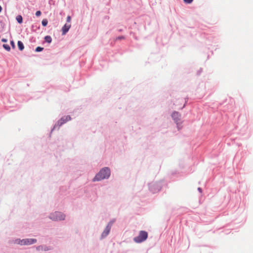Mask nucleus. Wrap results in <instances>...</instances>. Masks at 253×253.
<instances>
[{
	"mask_svg": "<svg viewBox=\"0 0 253 253\" xmlns=\"http://www.w3.org/2000/svg\"><path fill=\"white\" fill-rule=\"evenodd\" d=\"M16 20L19 23H22L23 21V18L21 15H18L16 16Z\"/></svg>",
	"mask_w": 253,
	"mask_h": 253,
	"instance_id": "12",
	"label": "nucleus"
},
{
	"mask_svg": "<svg viewBox=\"0 0 253 253\" xmlns=\"http://www.w3.org/2000/svg\"><path fill=\"white\" fill-rule=\"evenodd\" d=\"M183 1L186 4H190L193 2V0H183Z\"/></svg>",
	"mask_w": 253,
	"mask_h": 253,
	"instance_id": "17",
	"label": "nucleus"
},
{
	"mask_svg": "<svg viewBox=\"0 0 253 253\" xmlns=\"http://www.w3.org/2000/svg\"><path fill=\"white\" fill-rule=\"evenodd\" d=\"M110 175V170L108 168H103L93 178V181H100L103 179L108 178Z\"/></svg>",
	"mask_w": 253,
	"mask_h": 253,
	"instance_id": "1",
	"label": "nucleus"
},
{
	"mask_svg": "<svg viewBox=\"0 0 253 253\" xmlns=\"http://www.w3.org/2000/svg\"><path fill=\"white\" fill-rule=\"evenodd\" d=\"M172 117L173 119V120L175 121V122L177 124L178 122L180 121V114L176 112H174L172 114Z\"/></svg>",
	"mask_w": 253,
	"mask_h": 253,
	"instance_id": "7",
	"label": "nucleus"
},
{
	"mask_svg": "<svg viewBox=\"0 0 253 253\" xmlns=\"http://www.w3.org/2000/svg\"><path fill=\"white\" fill-rule=\"evenodd\" d=\"M198 190H199L200 192H201L202 189H201V188H198Z\"/></svg>",
	"mask_w": 253,
	"mask_h": 253,
	"instance_id": "22",
	"label": "nucleus"
},
{
	"mask_svg": "<svg viewBox=\"0 0 253 253\" xmlns=\"http://www.w3.org/2000/svg\"><path fill=\"white\" fill-rule=\"evenodd\" d=\"M14 243L20 245H26V239L22 240H20L19 239H16L15 240Z\"/></svg>",
	"mask_w": 253,
	"mask_h": 253,
	"instance_id": "9",
	"label": "nucleus"
},
{
	"mask_svg": "<svg viewBox=\"0 0 253 253\" xmlns=\"http://www.w3.org/2000/svg\"><path fill=\"white\" fill-rule=\"evenodd\" d=\"M113 222L114 221L109 222L107 226L106 227L104 231L102 233V236L105 237L109 234L111 228V226L112 225Z\"/></svg>",
	"mask_w": 253,
	"mask_h": 253,
	"instance_id": "5",
	"label": "nucleus"
},
{
	"mask_svg": "<svg viewBox=\"0 0 253 253\" xmlns=\"http://www.w3.org/2000/svg\"><path fill=\"white\" fill-rule=\"evenodd\" d=\"M26 245H32L37 242L36 239H26Z\"/></svg>",
	"mask_w": 253,
	"mask_h": 253,
	"instance_id": "10",
	"label": "nucleus"
},
{
	"mask_svg": "<svg viewBox=\"0 0 253 253\" xmlns=\"http://www.w3.org/2000/svg\"><path fill=\"white\" fill-rule=\"evenodd\" d=\"M148 237V233L144 231H140L138 236L134 238V241L137 243H141L145 241Z\"/></svg>",
	"mask_w": 253,
	"mask_h": 253,
	"instance_id": "2",
	"label": "nucleus"
},
{
	"mask_svg": "<svg viewBox=\"0 0 253 253\" xmlns=\"http://www.w3.org/2000/svg\"><path fill=\"white\" fill-rule=\"evenodd\" d=\"M71 27V24H65L62 28V35H65Z\"/></svg>",
	"mask_w": 253,
	"mask_h": 253,
	"instance_id": "8",
	"label": "nucleus"
},
{
	"mask_svg": "<svg viewBox=\"0 0 253 253\" xmlns=\"http://www.w3.org/2000/svg\"><path fill=\"white\" fill-rule=\"evenodd\" d=\"M41 15V12L40 11H37L36 12V15L37 16H39Z\"/></svg>",
	"mask_w": 253,
	"mask_h": 253,
	"instance_id": "19",
	"label": "nucleus"
},
{
	"mask_svg": "<svg viewBox=\"0 0 253 253\" xmlns=\"http://www.w3.org/2000/svg\"><path fill=\"white\" fill-rule=\"evenodd\" d=\"M10 44H11V45L12 46V47L14 49L15 48V44H14V42L13 41H11L10 42Z\"/></svg>",
	"mask_w": 253,
	"mask_h": 253,
	"instance_id": "18",
	"label": "nucleus"
},
{
	"mask_svg": "<svg viewBox=\"0 0 253 253\" xmlns=\"http://www.w3.org/2000/svg\"><path fill=\"white\" fill-rule=\"evenodd\" d=\"M44 40L45 42H46L48 43H50L52 41V39L50 36H46L44 38Z\"/></svg>",
	"mask_w": 253,
	"mask_h": 253,
	"instance_id": "13",
	"label": "nucleus"
},
{
	"mask_svg": "<svg viewBox=\"0 0 253 253\" xmlns=\"http://www.w3.org/2000/svg\"><path fill=\"white\" fill-rule=\"evenodd\" d=\"M43 48L38 46L36 48V51L37 52H40L43 50Z\"/></svg>",
	"mask_w": 253,
	"mask_h": 253,
	"instance_id": "16",
	"label": "nucleus"
},
{
	"mask_svg": "<svg viewBox=\"0 0 253 253\" xmlns=\"http://www.w3.org/2000/svg\"><path fill=\"white\" fill-rule=\"evenodd\" d=\"M149 189L153 193H156L159 191L161 189V188L157 184H152L150 185Z\"/></svg>",
	"mask_w": 253,
	"mask_h": 253,
	"instance_id": "6",
	"label": "nucleus"
},
{
	"mask_svg": "<svg viewBox=\"0 0 253 253\" xmlns=\"http://www.w3.org/2000/svg\"><path fill=\"white\" fill-rule=\"evenodd\" d=\"M1 41H2V42H7V40H6V39H2L1 40Z\"/></svg>",
	"mask_w": 253,
	"mask_h": 253,
	"instance_id": "21",
	"label": "nucleus"
},
{
	"mask_svg": "<svg viewBox=\"0 0 253 253\" xmlns=\"http://www.w3.org/2000/svg\"><path fill=\"white\" fill-rule=\"evenodd\" d=\"M71 20V17L70 16H68L67 17V21L69 23V22H70Z\"/></svg>",
	"mask_w": 253,
	"mask_h": 253,
	"instance_id": "20",
	"label": "nucleus"
},
{
	"mask_svg": "<svg viewBox=\"0 0 253 253\" xmlns=\"http://www.w3.org/2000/svg\"><path fill=\"white\" fill-rule=\"evenodd\" d=\"M3 47L5 49H6L7 51H10V47L8 44H3Z\"/></svg>",
	"mask_w": 253,
	"mask_h": 253,
	"instance_id": "15",
	"label": "nucleus"
},
{
	"mask_svg": "<svg viewBox=\"0 0 253 253\" xmlns=\"http://www.w3.org/2000/svg\"><path fill=\"white\" fill-rule=\"evenodd\" d=\"M42 26H46L47 25L48 21H47V19H44L42 20Z\"/></svg>",
	"mask_w": 253,
	"mask_h": 253,
	"instance_id": "14",
	"label": "nucleus"
},
{
	"mask_svg": "<svg viewBox=\"0 0 253 253\" xmlns=\"http://www.w3.org/2000/svg\"><path fill=\"white\" fill-rule=\"evenodd\" d=\"M50 218L53 220H64L65 218V215L60 212L56 211L50 214Z\"/></svg>",
	"mask_w": 253,
	"mask_h": 253,
	"instance_id": "3",
	"label": "nucleus"
},
{
	"mask_svg": "<svg viewBox=\"0 0 253 253\" xmlns=\"http://www.w3.org/2000/svg\"><path fill=\"white\" fill-rule=\"evenodd\" d=\"M71 118L70 116H64L61 118L58 122V124L59 126H62L63 124H65L67 122L71 120Z\"/></svg>",
	"mask_w": 253,
	"mask_h": 253,
	"instance_id": "4",
	"label": "nucleus"
},
{
	"mask_svg": "<svg viewBox=\"0 0 253 253\" xmlns=\"http://www.w3.org/2000/svg\"><path fill=\"white\" fill-rule=\"evenodd\" d=\"M184 106H185V105H183V106L182 107H181V109L184 108Z\"/></svg>",
	"mask_w": 253,
	"mask_h": 253,
	"instance_id": "23",
	"label": "nucleus"
},
{
	"mask_svg": "<svg viewBox=\"0 0 253 253\" xmlns=\"http://www.w3.org/2000/svg\"><path fill=\"white\" fill-rule=\"evenodd\" d=\"M18 46L20 50H23L24 48L23 43L21 41H18L17 42Z\"/></svg>",
	"mask_w": 253,
	"mask_h": 253,
	"instance_id": "11",
	"label": "nucleus"
}]
</instances>
